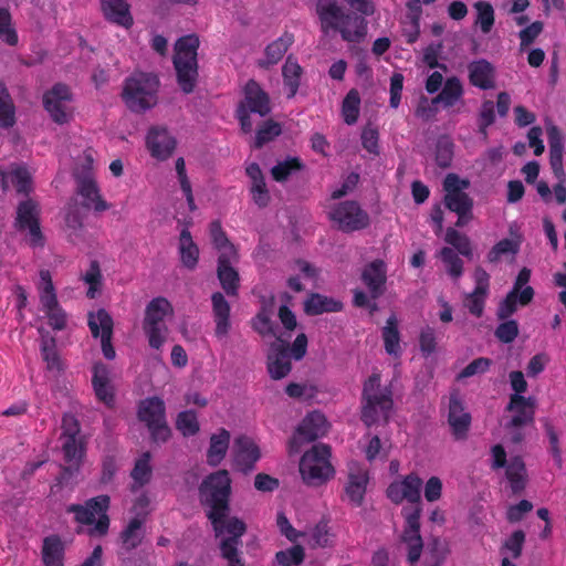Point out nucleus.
Returning <instances> with one entry per match:
<instances>
[{
    "mask_svg": "<svg viewBox=\"0 0 566 566\" xmlns=\"http://www.w3.org/2000/svg\"><path fill=\"white\" fill-rule=\"evenodd\" d=\"M199 501L206 507V516L211 523L214 536L220 538L219 549L228 566H244L239 554L241 537L247 524L238 516H231V479L227 470L210 473L198 489Z\"/></svg>",
    "mask_w": 566,
    "mask_h": 566,
    "instance_id": "nucleus-1",
    "label": "nucleus"
},
{
    "mask_svg": "<svg viewBox=\"0 0 566 566\" xmlns=\"http://www.w3.org/2000/svg\"><path fill=\"white\" fill-rule=\"evenodd\" d=\"M317 14L322 22V30L339 31L342 39L347 42H359L367 34V21L364 17L344 13L337 0H318Z\"/></svg>",
    "mask_w": 566,
    "mask_h": 566,
    "instance_id": "nucleus-2",
    "label": "nucleus"
},
{
    "mask_svg": "<svg viewBox=\"0 0 566 566\" xmlns=\"http://www.w3.org/2000/svg\"><path fill=\"white\" fill-rule=\"evenodd\" d=\"M159 78L151 72H134L125 80L122 97L134 113H145L158 101Z\"/></svg>",
    "mask_w": 566,
    "mask_h": 566,
    "instance_id": "nucleus-3",
    "label": "nucleus"
},
{
    "mask_svg": "<svg viewBox=\"0 0 566 566\" xmlns=\"http://www.w3.org/2000/svg\"><path fill=\"white\" fill-rule=\"evenodd\" d=\"M391 397V390L380 386V375H370L363 388L361 421L367 427L373 426L380 419L387 422L389 411L394 405Z\"/></svg>",
    "mask_w": 566,
    "mask_h": 566,
    "instance_id": "nucleus-4",
    "label": "nucleus"
},
{
    "mask_svg": "<svg viewBox=\"0 0 566 566\" xmlns=\"http://www.w3.org/2000/svg\"><path fill=\"white\" fill-rule=\"evenodd\" d=\"M200 41L197 34L180 38L175 45L174 66L177 81L181 91L186 94L193 92L198 78L197 50Z\"/></svg>",
    "mask_w": 566,
    "mask_h": 566,
    "instance_id": "nucleus-5",
    "label": "nucleus"
},
{
    "mask_svg": "<svg viewBox=\"0 0 566 566\" xmlns=\"http://www.w3.org/2000/svg\"><path fill=\"white\" fill-rule=\"evenodd\" d=\"M331 448L327 444H314L300 461V473L305 484L319 486L332 479L335 470L329 462Z\"/></svg>",
    "mask_w": 566,
    "mask_h": 566,
    "instance_id": "nucleus-6",
    "label": "nucleus"
},
{
    "mask_svg": "<svg viewBox=\"0 0 566 566\" xmlns=\"http://www.w3.org/2000/svg\"><path fill=\"white\" fill-rule=\"evenodd\" d=\"M109 507V496L99 495L87 500L84 504H71L66 512L73 513L80 524L94 526L88 530L91 536H105L109 528V517L106 514Z\"/></svg>",
    "mask_w": 566,
    "mask_h": 566,
    "instance_id": "nucleus-7",
    "label": "nucleus"
},
{
    "mask_svg": "<svg viewBox=\"0 0 566 566\" xmlns=\"http://www.w3.org/2000/svg\"><path fill=\"white\" fill-rule=\"evenodd\" d=\"M172 313V305L165 297H155L147 304L143 328L150 347L159 349L163 346L168 333L164 318Z\"/></svg>",
    "mask_w": 566,
    "mask_h": 566,
    "instance_id": "nucleus-8",
    "label": "nucleus"
},
{
    "mask_svg": "<svg viewBox=\"0 0 566 566\" xmlns=\"http://www.w3.org/2000/svg\"><path fill=\"white\" fill-rule=\"evenodd\" d=\"M137 417L144 422L150 432L155 443H165L171 436V430L166 420V407L159 397H150L138 405Z\"/></svg>",
    "mask_w": 566,
    "mask_h": 566,
    "instance_id": "nucleus-9",
    "label": "nucleus"
},
{
    "mask_svg": "<svg viewBox=\"0 0 566 566\" xmlns=\"http://www.w3.org/2000/svg\"><path fill=\"white\" fill-rule=\"evenodd\" d=\"M328 217L336 223L337 229L345 233L366 229L370 223L368 213L354 200L335 205L328 212Z\"/></svg>",
    "mask_w": 566,
    "mask_h": 566,
    "instance_id": "nucleus-10",
    "label": "nucleus"
},
{
    "mask_svg": "<svg viewBox=\"0 0 566 566\" xmlns=\"http://www.w3.org/2000/svg\"><path fill=\"white\" fill-rule=\"evenodd\" d=\"M328 423L326 417L319 411L310 412L297 426L289 442L291 453L300 452L305 443L313 442L326 434Z\"/></svg>",
    "mask_w": 566,
    "mask_h": 566,
    "instance_id": "nucleus-11",
    "label": "nucleus"
},
{
    "mask_svg": "<svg viewBox=\"0 0 566 566\" xmlns=\"http://www.w3.org/2000/svg\"><path fill=\"white\" fill-rule=\"evenodd\" d=\"M470 187L468 179H461L457 174L450 172L443 180V203L452 212H470L473 210V199L464 192Z\"/></svg>",
    "mask_w": 566,
    "mask_h": 566,
    "instance_id": "nucleus-12",
    "label": "nucleus"
},
{
    "mask_svg": "<svg viewBox=\"0 0 566 566\" xmlns=\"http://www.w3.org/2000/svg\"><path fill=\"white\" fill-rule=\"evenodd\" d=\"M88 327L94 338L101 337L102 352L106 359L115 358L116 353L112 345L114 322L105 308L88 313Z\"/></svg>",
    "mask_w": 566,
    "mask_h": 566,
    "instance_id": "nucleus-13",
    "label": "nucleus"
},
{
    "mask_svg": "<svg viewBox=\"0 0 566 566\" xmlns=\"http://www.w3.org/2000/svg\"><path fill=\"white\" fill-rule=\"evenodd\" d=\"M289 344L280 336L270 344L268 353V371L272 379L280 380L285 378L292 369L290 359Z\"/></svg>",
    "mask_w": 566,
    "mask_h": 566,
    "instance_id": "nucleus-14",
    "label": "nucleus"
},
{
    "mask_svg": "<svg viewBox=\"0 0 566 566\" xmlns=\"http://www.w3.org/2000/svg\"><path fill=\"white\" fill-rule=\"evenodd\" d=\"M233 467L247 474L255 469V463L261 457L260 448L247 436H239L233 444Z\"/></svg>",
    "mask_w": 566,
    "mask_h": 566,
    "instance_id": "nucleus-15",
    "label": "nucleus"
},
{
    "mask_svg": "<svg viewBox=\"0 0 566 566\" xmlns=\"http://www.w3.org/2000/svg\"><path fill=\"white\" fill-rule=\"evenodd\" d=\"M72 94L67 85L56 83L43 95V106L50 114L51 118L57 124L69 122V115L65 112L63 103L71 102Z\"/></svg>",
    "mask_w": 566,
    "mask_h": 566,
    "instance_id": "nucleus-16",
    "label": "nucleus"
},
{
    "mask_svg": "<svg viewBox=\"0 0 566 566\" xmlns=\"http://www.w3.org/2000/svg\"><path fill=\"white\" fill-rule=\"evenodd\" d=\"M535 407L536 399L534 397H524L517 394L511 395L506 410L514 412V415L505 424V428H522L524 426L533 424Z\"/></svg>",
    "mask_w": 566,
    "mask_h": 566,
    "instance_id": "nucleus-17",
    "label": "nucleus"
},
{
    "mask_svg": "<svg viewBox=\"0 0 566 566\" xmlns=\"http://www.w3.org/2000/svg\"><path fill=\"white\" fill-rule=\"evenodd\" d=\"M471 415L465 411L459 394L452 392L449 399L448 423L455 440H465L471 426Z\"/></svg>",
    "mask_w": 566,
    "mask_h": 566,
    "instance_id": "nucleus-18",
    "label": "nucleus"
},
{
    "mask_svg": "<svg viewBox=\"0 0 566 566\" xmlns=\"http://www.w3.org/2000/svg\"><path fill=\"white\" fill-rule=\"evenodd\" d=\"M8 180L11 181L18 195L28 198L33 191V178L24 165L11 164L9 171L0 167V185L3 191L9 188Z\"/></svg>",
    "mask_w": 566,
    "mask_h": 566,
    "instance_id": "nucleus-19",
    "label": "nucleus"
},
{
    "mask_svg": "<svg viewBox=\"0 0 566 566\" xmlns=\"http://www.w3.org/2000/svg\"><path fill=\"white\" fill-rule=\"evenodd\" d=\"M176 144L175 137L163 126H153L146 136V146L150 155L159 160L169 158L176 148Z\"/></svg>",
    "mask_w": 566,
    "mask_h": 566,
    "instance_id": "nucleus-20",
    "label": "nucleus"
},
{
    "mask_svg": "<svg viewBox=\"0 0 566 566\" xmlns=\"http://www.w3.org/2000/svg\"><path fill=\"white\" fill-rule=\"evenodd\" d=\"M238 108L264 117L271 112L270 97L254 80H249L244 86V98Z\"/></svg>",
    "mask_w": 566,
    "mask_h": 566,
    "instance_id": "nucleus-21",
    "label": "nucleus"
},
{
    "mask_svg": "<svg viewBox=\"0 0 566 566\" xmlns=\"http://www.w3.org/2000/svg\"><path fill=\"white\" fill-rule=\"evenodd\" d=\"M239 258L218 256L217 277L224 293L230 297H235L240 289L239 272L232 266Z\"/></svg>",
    "mask_w": 566,
    "mask_h": 566,
    "instance_id": "nucleus-22",
    "label": "nucleus"
},
{
    "mask_svg": "<svg viewBox=\"0 0 566 566\" xmlns=\"http://www.w3.org/2000/svg\"><path fill=\"white\" fill-rule=\"evenodd\" d=\"M103 17L119 27L129 29L134 24L130 4L126 0H99Z\"/></svg>",
    "mask_w": 566,
    "mask_h": 566,
    "instance_id": "nucleus-23",
    "label": "nucleus"
},
{
    "mask_svg": "<svg viewBox=\"0 0 566 566\" xmlns=\"http://www.w3.org/2000/svg\"><path fill=\"white\" fill-rule=\"evenodd\" d=\"M77 193L83 198L82 209L88 211L94 208L95 211L102 212L108 208L106 201L102 199L96 182L90 176H77Z\"/></svg>",
    "mask_w": 566,
    "mask_h": 566,
    "instance_id": "nucleus-24",
    "label": "nucleus"
},
{
    "mask_svg": "<svg viewBox=\"0 0 566 566\" xmlns=\"http://www.w3.org/2000/svg\"><path fill=\"white\" fill-rule=\"evenodd\" d=\"M92 385L98 400L107 407L115 403V391L111 384L109 370L103 363H96L93 367Z\"/></svg>",
    "mask_w": 566,
    "mask_h": 566,
    "instance_id": "nucleus-25",
    "label": "nucleus"
},
{
    "mask_svg": "<svg viewBox=\"0 0 566 566\" xmlns=\"http://www.w3.org/2000/svg\"><path fill=\"white\" fill-rule=\"evenodd\" d=\"M361 280L368 287L374 300L381 296L385 292L386 264L382 260H374L365 266L361 273Z\"/></svg>",
    "mask_w": 566,
    "mask_h": 566,
    "instance_id": "nucleus-26",
    "label": "nucleus"
},
{
    "mask_svg": "<svg viewBox=\"0 0 566 566\" xmlns=\"http://www.w3.org/2000/svg\"><path fill=\"white\" fill-rule=\"evenodd\" d=\"M548 145H549V165L557 178L564 176L563 153L564 137L560 129L553 123H548L546 127Z\"/></svg>",
    "mask_w": 566,
    "mask_h": 566,
    "instance_id": "nucleus-27",
    "label": "nucleus"
},
{
    "mask_svg": "<svg viewBox=\"0 0 566 566\" xmlns=\"http://www.w3.org/2000/svg\"><path fill=\"white\" fill-rule=\"evenodd\" d=\"M470 83L481 90L495 87V69L485 59L473 61L468 66Z\"/></svg>",
    "mask_w": 566,
    "mask_h": 566,
    "instance_id": "nucleus-28",
    "label": "nucleus"
},
{
    "mask_svg": "<svg viewBox=\"0 0 566 566\" xmlns=\"http://www.w3.org/2000/svg\"><path fill=\"white\" fill-rule=\"evenodd\" d=\"M245 172L251 180L250 191L254 203L260 208L266 207L271 200V197L259 164H250L247 167Z\"/></svg>",
    "mask_w": 566,
    "mask_h": 566,
    "instance_id": "nucleus-29",
    "label": "nucleus"
},
{
    "mask_svg": "<svg viewBox=\"0 0 566 566\" xmlns=\"http://www.w3.org/2000/svg\"><path fill=\"white\" fill-rule=\"evenodd\" d=\"M343 307L340 301L319 293H311L304 301V312L310 316L340 312Z\"/></svg>",
    "mask_w": 566,
    "mask_h": 566,
    "instance_id": "nucleus-30",
    "label": "nucleus"
},
{
    "mask_svg": "<svg viewBox=\"0 0 566 566\" xmlns=\"http://www.w3.org/2000/svg\"><path fill=\"white\" fill-rule=\"evenodd\" d=\"M274 304L275 297L273 295L268 300L263 298L259 313L252 318V328L261 336H276V327L272 321Z\"/></svg>",
    "mask_w": 566,
    "mask_h": 566,
    "instance_id": "nucleus-31",
    "label": "nucleus"
},
{
    "mask_svg": "<svg viewBox=\"0 0 566 566\" xmlns=\"http://www.w3.org/2000/svg\"><path fill=\"white\" fill-rule=\"evenodd\" d=\"M534 289L530 285L525 286L520 295L509 292L507 295L500 302L496 316L500 321L507 319L511 315H513L517 310V302L521 305H527L532 302L534 297Z\"/></svg>",
    "mask_w": 566,
    "mask_h": 566,
    "instance_id": "nucleus-32",
    "label": "nucleus"
},
{
    "mask_svg": "<svg viewBox=\"0 0 566 566\" xmlns=\"http://www.w3.org/2000/svg\"><path fill=\"white\" fill-rule=\"evenodd\" d=\"M212 311L216 322V335L224 337L230 329V305L221 292L211 295Z\"/></svg>",
    "mask_w": 566,
    "mask_h": 566,
    "instance_id": "nucleus-33",
    "label": "nucleus"
},
{
    "mask_svg": "<svg viewBox=\"0 0 566 566\" xmlns=\"http://www.w3.org/2000/svg\"><path fill=\"white\" fill-rule=\"evenodd\" d=\"M230 432L220 429L218 433L210 437V446L207 451V462L211 467H217L224 459L229 449Z\"/></svg>",
    "mask_w": 566,
    "mask_h": 566,
    "instance_id": "nucleus-34",
    "label": "nucleus"
},
{
    "mask_svg": "<svg viewBox=\"0 0 566 566\" xmlns=\"http://www.w3.org/2000/svg\"><path fill=\"white\" fill-rule=\"evenodd\" d=\"M179 254L181 264L192 271L197 268L199 261V248L193 242L188 229H182L179 237Z\"/></svg>",
    "mask_w": 566,
    "mask_h": 566,
    "instance_id": "nucleus-35",
    "label": "nucleus"
},
{
    "mask_svg": "<svg viewBox=\"0 0 566 566\" xmlns=\"http://www.w3.org/2000/svg\"><path fill=\"white\" fill-rule=\"evenodd\" d=\"M506 478L514 494H520L526 486L527 473L523 459L518 455L511 458L506 464Z\"/></svg>",
    "mask_w": 566,
    "mask_h": 566,
    "instance_id": "nucleus-36",
    "label": "nucleus"
},
{
    "mask_svg": "<svg viewBox=\"0 0 566 566\" xmlns=\"http://www.w3.org/2000/svg\"><path fill=\"white\" fill-rule=\"evenodd\" d=\"M368 483L367 472L357 470V472H350L348 475V482L345 486L346 495L349 501L356 505L360 506L364 501V496L366 493V486Z\"/></svg>",
    "mask_w": 566,
    "mask_h": 566,
    "instance_id": "nucleus-37",
    "label": "nucleus"
},
{
    "mask_svg": "<svg viewBox=\"0 0 566 566\" xmlns=\"http://www.w3.org/2000/svg\"><path fill=\"white\" fill-rule=\"evenodd\" d=\"M463 87L455 76L449 77L441 92L431 99L432 105L442 104L443 107H452L462 96Z\"/></svg>",
    "mask_w": 566,
    "mask_h": 566,
    "instance_id": "nucleus-38",
    "label": "nucleus"
},
{
    "mask_svg": "<svg viewBox=\"0 0 566 566\" xmlns=\"http://www.w3.org/2000/svg\"><path fill=\"white\" fill-rule=\"evenodd\" d=\"M40 209L39 205L35 200L28 197L20 201L17 207V217L14 221V227L23 231L28 226L32 224V222L39 221Z\"/></svg>",
    "mask_w": 566,
    "mask_h": 566,
    "instance_id": "nucleus-39",
    "label": "nucleus"
},
{
    "mask_svg": "<svg viewBox=\"0 0 566 566\" xmlns=\"http://www.w3.org/2000/svg\"><path fill=\"white\" fill-rule=\"evenodd\" d=\"M210 238L213 247L219 252L218 256L239 258L235 247L228 239L219 220H214L210 223Z\"/></svg>",
    "mask_w": 566,
    "mask_h": 566,
    "instance_id": "nucleus-40",
    "label": "nucleus"
},
{
    "mask_svg": "<svg viewBox=\"0 0 566 566\" xmlns=\"http://www.w3.org/2000/svg\"><path fill=\"white\" fill-rule=\"evenodd\" d=\"M64 545L57 535L44 538L42 558L45 566H63Z\"/></svg>",
    "mask_w": 566,
    "mask_h": 566,
    "instance_id": "nucleus-41",
    "label": "nucleus"
},
{
    "mask_svg": "<svg viewBox=\"0 0 566 566\" xmlns=\"http://www.w3.org/2000/svg\"><path fill=\"white\" fill-rule=\"evenodd\" d=\"M144 520L134 517L120 533L123 548L130 552L138 547L144 538Z\"/></svg>",
    "mask_w": 566,
    "mask_h": 566,
    "instance_id": "nucleus-42",
    "label": "nucleus"
},
{
    "mask_svg": "<svg viewBox=\"0 0 566 566\" xmlns=\"http://www.w3.org/2000/svg\"><path fill=\"white\" fill-rule=\"evenodd\" d=\"M42 308L49 319V325L54 331H63L66 327L67 314L61 307L57 297H49L48 300L40 301Z\"/></svg>",
    "mask_w": 566,
    "mask_h": 566,
    "instance_id": "nucleus-43",
    "label": "nucleus"
},
{
    "mask_svg": "<svg viewBox=\"0 0 566 566\" xmlns=\"http://www.w3.org/2000/svg\"><path fill=\"white\" fill-rule=\"evenodd\" d=\"M85 218V213L82 212V209L78 207L76 200H73L69 203L65 213V226L70 231L69 235L73 241L82 239L83 232V220Z\"/></svg>",
    "mask_w": 566,
    "mask_h": 566,
    "instance_id": "nucleus-44",
    "label": "nucleus"
},
{
    "mask_svg": "<svg viewBox=\"0 0 566 566\" xmlns=\"http://www.w3.org/2000/svg\"><path fill=\"white\" fill-rule=\"evenodd\" d=\"M302 72L303 70L300 64L293 60L292 55H289L282 67L284 85L289 91L287 98L294 97L297 93Z\"/></svg>",
    "mask_w": 566,
    "mask_h": 566,
    "instance_id": "nucleus-45",
    "label": "nucleus"
},
{
    "mask_svg": "<svg viewBox=\"0 0 566 566\" xmlns=\"http://www.w3.org/2000/svg\"><path fill=\"white\" fill-rule=\"evenodd\" d=\"M15 122V106L4 84L0 83V126L8 129Z\"/></svg>",
    "mask_w": 566,
    "mask_h": 566,
    "instance_id": "nucleus-46",
    "label": "nucleus"
},
{
    "mask_svg": "<svg viewBox=\"0 0 566 566\" xmlns=\"http://www.w3.org/2000/svg\"><path fill=\"white\" fill-rule=\"evenodd\" d=\"M304 169V164L297 157H287L279 161L271 169L273 179L277 182L286 181L291 176Z\"/></svg>",
    "mask_w": 566,
    "mask_h": 566,
    "instance_id": "nucleus-47",
    "label": "nucleus"
},
{
    "mask_svg": "<svg viewBox=\"0 0 566 566\" xmlns=\"http://www.w3.org/2000/svg\"><path fill=\"white\" fill-rule=\"evenodd\" d=\"M293 43V35L290 33H284L282 36L270 43L265 48V56L266 64L273 65L276 64L285 54L287 49Z\"/></svg>",
    "mask_w": 566,
    "mask_h": 566,
    "instance_id": "nucleus-48",
    "label": "nucleus"
},
{
    "mask_svg": "<svg viewBox=\"0 0 566 566\" xmlns=\"http://www.w3.org/2000/svg\"><path fill=\"white\" fill-rule=\"evenodd\" d=\"M0 40L9 46H15L19 42L12 15L7 8H0Z\"/></svg>",
    "mask_w": 566,
    "mask_h": 566,
    "instance_id": "nucleus-49",
    "label": "nucleus"
},
{
    "mask_svg": "<svg viewBox=\"0 0 566 566\" xmlns=\"http://www.w3.org/2000/svg\"><path fill=\"white\" fill-rule=\"evenodd\" d=\"M382 338L385 349L389 355H397L399 353V331L397 327V318L391 315L387 319L386 326L382 328Z\"/></svg>",
    "mask_w": 566,
    "mask_h": 566,
    "instance_id": "nucleus-50",
    "label": "nucleus"
},
{
    "mask_svg": "<svg viewBox=\"0 0 566 566\" xmlns=\"http://www.w3.org/2000/svg\"><path fill=\"white\" fill-rule=\"evenodd\" d=\"M360 97L356 90H350L343 101L342 114L347 125H354L359 115Z\"/></svg>",
    "mask_w": 566,
    "mask_h": 566,
    "instance_id": "nucleus-51",
    "label": "nucleus"
},
{
    "mask_svg": "<svg viewBox=\"0 0 566 566\" xmlns=\"http://www.w3.org/2000/svg\"><path fill=\"white\" fill-rule=\"evenodd\" d=\"M62 451L65 463L82 465L85 448L81 439L64 440Z\"/></svg>",
    "mask_w": 566,
    "mask_h": 566,
    "instance_id": "nucleus-52",
    "label": "nucleus"
},
{
    "mask_svg": "<svg viewBox=\"0 0 566 566\" xmlns=\"http://www.w3.org/2000/svg\"><path fill=\"white\" fill-rule=\"evenodd\" d=\"M150 452H144L139 459L135 462L134 469L130 472V476L133 480L139 485L143 486L150 481L151 478V467L150 462Z\"/></svg>",
    "mask_w": 566,
    "mask_h": 566,
    "instance_id": "nucleus-53",
    "label": "nucleus"
},
{
    "mask_svg": "<svg viewBox=\"0 0 566 566\" xmlns=\"http://www.w3.org/2000/svg\"><path fill=\"white\" fill-rule=\"evenodd\" d=\"M305 558V549L301 545H294L275 554L279 566H300Z\"/></svg>",
    "mask_w": 566,
    "mask_h": 566,
    "instance_id": "nucleus-54",
    "label": "nucleus"
},
{
    "mask_svg": "<svg viewBox=\"0 0 566 566\" xmlns=\"http://www.w3.org/2000/svg\"><path fill=\"white\" fill-rule=\"evenodd\" d=\"M176 428L185 437L197 434L200 430L197 413L193 410H185L179 412L176 419Z\"/></svg>",
    "mask_w": 566,
    "mask_h": 566,
    "instance_id": "nucleus-55",
    "label": "nucleus"
},
{
    "mask_svg": "<svg viewBox=\"0 0 566 566\" xmlns=\"http://www.w3.org/2000/svg\"><path fill=\"white\" fill-rule=\"evenodd\" d=\"M454 145L447 136L438 139L436 145V163L440 168H449L453 159Z\"/></svg>",
    "mask_w": 566,
    "mask_h": 566,
    "instance_id": "nucleus-56",
    "label": "nucleus"
},
{
    "mask_svg": "<svg viewBox=\"0 0 566 566\" xmlns=\"http://www.w3.org/2000/svg\"><path fill=\"white\" fill-rule=\"evenodd\" d=\"M81 467L82 465L70 463L61 464V474L56 478V482L51 490L53 491L55 488H73L77 483Z\"/></svg>",
    "mask_w": 566,
    "mask_h": 566,
    "instance_id": "nucleus-57",
    "label": "nucleus"
},
{
    "mask_svg": "<svg viewBox=\"0 0 566 566\" xmlns=\"http://www.w3.org/2000/svg\"><path fill=\"white\" fill-rule=\"evenodd\" d=\"M444 241L448 244H451L464 256H471L472 255V249H471V242L470 239L465 235L460 233L454 228H448L446 231Z\"/></svg>",
    "mask_w": 566,
    "mask_h": 566,
    "instance_id": "nucleus-58",
    "label": "nucleus"
},
{
    "mask_svg": "<svg viewBox=\"0 0 566 566\" xmlns=\"http://www.w3.org/2000/svg\"><path fill=\"white\" fill-rule=\"evenodd\" d=\"M281 125L273 120H266L258 130L254 147L261 148L281 134Z\"/></svg>",
    "mask_w": 566,
    "mask_h": 566,
    "instance_id": "nucleus-59",
    "label": "nucleus"
},
{
    "mask_svg": "<svg viewBox=\"0 0 566 566\" xmlns=\"http://www.w3.org/2000/svg\"><path fill=\"white\" fill-rule=\"evenodd\" d=\"M441 260L448 266V273L453 277H460L463 272V261L459 258L455 251L451 248H442L440 251Z\"/></svg>",
    "mask_w": 566,
    "mask_h": 566,
    "instance_id": "nucleus-60",
    "label": "nucleus"
},
{
    "mask_svg": "<svg viewBox=\"0 0 566 566\" xmlns=\"http://www.w3.org/2000/svg\"><path fill=\"white\" fill-rule=\"evenodd\" d=\"M518 243L511 239L499 241L488 253V261L496 263L502 255L516 254L518 252Z\"/></svg>",
    "mask_w": 566,
    "mask_h": 566,
    "instance_id": "nucleus-61",
    "label": "nucleus"
},
{
    "mask_svg": "<svg viewBox=\"0 0 566 566\" xmlns=\"http://www.w3.org/2000/svg\"><path fill=\"white\" fill-rule=\"evenodd\" d=\"M478 11L476 22L481 24V30L489 33L494 24V10L493 7L485 1H478L474 4Z\"/></svg>",
    "mask_w": 566,
    "mask_h": 566,
    "instance_id": "nucleus-62",
    "label": "nucleus"
},
{
    "mask_svg": "<svg viewBox=\"0 0 566 566\" xmlns=\"http://www.w3.org/2000/svg\"><path fill=\"white\" fill-rule=\"evenodd\" d=\"M401 484L403 492L406 493V500L410 503H419L422 480L418 475L411 473L401 481Z\"/></svg>",
    "mask_w": 566,
    "mask_h": 566,
    "instance_id": "nucleus-63",
    "label": "nucleus"
},
{
    "mask_svg": "<svg viewBox=\"0 0 566 566\" xmlns=\"http://www.w3.org/2000/svg\"><path fill=\"white\" fill-rule=\"evenodd\" d=\"M495 122L494 103L490 99L484 101L481 105L478 118L479 132L486 137L488 127L493 125Z\"/></svg>",
    "mask_w": 566,
    "mask_h": 566,
    "instance_id": "nucleus-64",
    "label": "nucleus"
}]
</instances>
